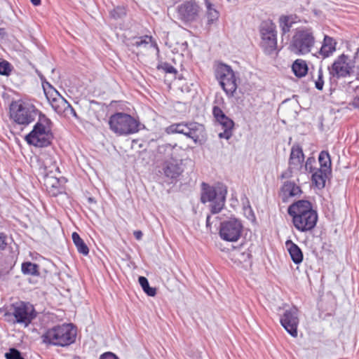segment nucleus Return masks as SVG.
<instances>
[{"instance_id":"26","label":"nucleus","mask_w":359,"mask_h":359,"mask_svg":"<svg viewBox=\"0 0 359 359\" xmlns=\"http://www.w3.org/2000/svg\"><path fill=\"white\" fill-rule=\"evenodd\" d=\"M330 172L320 168L317 169L312 175L313 183L319 189L323 188Z\"/></svg>"},{"instance_id":"27","label":"nucleus","mask_w":359,"mask_h":359,"mask_svg":"<svg viewBox=\"0 0 359 359\" xmlns=\"http://www.w3.org/2000/svg\"><path fill=\"white\" fill-rule=\"evenodd\" d=\"M292 69L296 76L301 78L307 74L308 66L305 60L297 59L293 62Z\"/></svg>"},{"instance_id":"4","label":"nucleus","mask_w":359,"mask_h":359,"mask_svg":"<svg viewBox=\"0 0 359 359\" xmlns=\"http://www.w3.org/2000/svg\"><path fill=\"white\" fill-rule=\"evenodd\" d=\"M50 124L49 119L46 116H40L32 130L26 136L27 142L39 147L49 145L53 138Z\"/></svg>"},{"instance_id":"45","label":"nucleus","mask_w":359,"mask_h":359,"mask_svg":"<svg viewBox=\"0 0 359 359\" xmlns=\"http://www.w3.org/2000/svg\"><path fill=\"white\" fill-rule=\"evenodd\" d=\"M100 359H118V358L111 352H107L102 354Z\"/></svg>"},{"instance_id":"5","label":"nucleus","mask_w":359,"mask_h":359,"mask_svg":"<svg viewBox=\"0 0 359 359\" xmlns=\"http://www.w3.org/2000/svg\"><path fill=\"white\" fill-rule=\"evenodd\" d=\"M202 187L201 202L210 203V211L212 214L219 212L224 206L226 189L222 186L210 187L205 183L202 184Z\"/></svg>"},{"instance_id":"2","label":"nucleus","mask_w":359,"mask_h":359,"mask_svg":"<svg viewBox=\"0 0 359 359\" xmlns=\"http://www.w3.org/2000/svg\"><path fill=\"white\" fill-rule=\"evenodd\" d=\"M316 43L313 30L304 27L297 29L290 43V50L298 55L309 53Z\"/></svg>"},{"instance_id":"6","label":"nucleus","mask_w":359,"mask_h":359,"mask_svg":"<svg viewBox=\"0 0 359 359\" xmlns=\"http://www.w3.org/2000/svg\"><path fill=\"white\" fill-rule=\"evenodd\" d=\"M110 129L118 135H127L139 130L140 123L130 115L118 112L109 119Z\"/></svg>"},{"instance_id":"14","label":"nucleus","mask_w":359,"mask_h":359,"mask_svg":"<svg viewBox=\"0 0 359 359\" xmlns=\"http://www.w3.org/2000/svg\"><path fill=\"white\" fill-rule=\"evenodd\" d=\"M353 62L348 56L341 55L336 59L330 69V73L337 78L350 76L353 72Z\"/></svg>"},{"instance_id":"20","label":"nucleus","mask_w":359,"mask_h":359,"mask_svg":"<svg viewBox=\"0 0 359 359\" xmlns=\"http://www.w3.org/2000/svg\"><path fill=\"white\" fill-rule=\"evenodd\" d=\"M43 175V184L48 192L53 196H57L62 192L60 187V180L57 175L59 174H50L49 172L41 173Z\"/></svg>"},{"instance_id":"11","label":"nucleus","mask_w":359,"mask_h":359,"mask_svg":"<svg viewBox=\"0 0 359 359\" xmlns=\"http://www.w3.org/2000/svg\"><path fill=\"white\" fill-rule=\"evenodd\" d=\"M261 46L266 54H272L277 47L276 33L275 26L270 22H264L260 28Z\"/></svg>"},{"instance_id":"22","label":"nucleus","mask_w":359,"mask_h":359,"mask_svg":"<svg viewBox=\"0 0 359 359\" xmlns=\"http://www.w3.org/2000/svg\"><path fill=\"white\" fill-rule=\"evenodd\" d=\"M301 194L300 187L292 182H285L281 188V196L284 201L290 197L299 196Z\"/></svg>"},{"instance_id":"24","label":"nucleus","mask_w":359,"mask_h":359,"mask_svg":"<svg viewBox=\"0 0 359 359\" xmlns=\"http://www.w3.org/2000/svg\"><path fill=\"white\" fill-rule=\"evenodd\" d=\"M336 41L332 37L325 35L319 54L323 58L329 57L336 50Z\"/></svg>"},{"instance_id":"23","label":"nucleus","mask_w":359,"mask_h":359,"mask_svg":"<svg viewBox=\"0 0 359 359\" xmlns=\"http://www.w3.org/2000/svg\"><path fill=\"white\" fill-rule=\"evenodd\" d=\"M217 121L220 124L223 132H220L218 135L219 138L229 140L232 136V131L234 123L231 119L224 115L222 118H219Z\"/></svg>"},{"instance_id":"33","label":"nucleus","mask_w":359,"mask_h":359,"mask_svg":"<svg viewBox=\"0 0 359 359\" xmlns=\"http://www.w3.org/2000/svg\"><path fill=\"white\" fill-rule=\"evenodd\" d=\"M152 41L151 36L145 35L140 37H135L131 41V45L137 48L147 47Z\"/></svg>"},{"instance_id":"1","label":"nucleus","mask_w":359,"mask_h":359,"mask_svg":"<svg viewBox=\"0 0 359 359\" xmlns=\"http://www.w3.org/2000/svg\"><path fill=\"white\" fill-rule=\"evenodd\" d=\"M76 335L72 324H63L47 330L43 335V341L55 346H65L74 342Z\"/></svg>"},{"instance_id":"3","label":"nucleus","mask_w":359,"mask_h":359,"mask_svg":"<svg viewBox=\"0 0 359 359\" xmlns=\"http://www.w3.org/2000/svg\"><path fill=\"white\" fill-rule=\"evenodd\" d=\"M5 316L8 321L26 327L35 318L36 311L31 304L17 302L10 306Z\"/></svg>"},{"instance_id":"25","label":"nucleus","mask_w":359,"mask_h":359,"mask_svg":"<svg viewBox=\"0 0 359 359\" xmlns=\"http://www.w3.org/2000/svg\"><path fill=\"white\" fill-rule=\"evenodd\" d=\"M285 246L292 260L297 264H300L303 260V253L301 249L290 240L285 242Z\"/></svg>"},{"instance_id":"8","label":"nucleus","mask_w":359,"mask_h":359,"mask_svg":"<svg viewBox=\"0 0 359 359\" xmlns=\"http://www.w3.org/2000/svg\"><path fill=\"white\" fill-rule=\"evenodd\" d=\"M215 77L223 90L229 97L234 96L238 84L235 73L230 66L219 64L215 69Z\"/></svg>"},{"instance_id":"37","label":"nucleus","mask_w":359,"mask_h":359,"mask_svg":"<svg viewBox=\"0 0 359 359\" xmlns=\"http://www.w3.org/2000/svg\"><path fill=\"white\" fill-rule=\"evenodd\" d=\"M280 22L283 32L284 33H286L290 31V29L292 27L293 21L291 17L283 16L280 18Z\"/></svg>"},{"instance_id":"41","label":"nucleus","mask_w":359,"mask_h":359,"mask_svg":"<svg viewBox=\"0 0 359 359\" xmlns=\"http://www.w3.org/2000/svg\"><path fill=\"white\" fill-rule=\"evenodd\" d=\"M158 69H163L165 73L176 74V69L168 63H162L158 66Z\"/></svg>"},{"instance_id":"12","label":"nucleus","mask_w":359,"mask_h":359,"mask_svg":"<svg viewBox=\"0 0 359 359\" xmlns=\"http://www.w3.org/2000/svg\"><path fill=\"white\" fill-rule=\"evenodd\" d=\"M243 229V226L240 220L236 218H231L221 223L219 236L224 241L235 242L240 238Z\"/></svg>"},{"instance_id":"39","label":"nucleus","mask_w":359,"mask_h":359,"mask_svg":"<svg viewBox=\"0 0 359 359\" xmlns=\"http://www.w3.org/2000/svg\"><path fill=\"white\" fill-rule=\"evenodd\" d=\"M11 65L6 61L0 62V74L8 75L11 72Z\"/></svg>"},{"instance_id":"31","label":"nucleus","mask_w":359,"mask_h":359,"mask_svg":"<svg viewBox=\"0 0 359 359\" xmlns=\"http://www.w3.org/2000/svg\"><path fill=\"white\" fill-rule=\"evenodd\" d=\"M318 161L320 164V169L330 172L331 161L328 152L321 151L319 154Z\"/></svg>"},{"instance_id":"35","label":"nucleus","mask_w":359,"mask_h":359,"mask_svg":"<svg viewBox=\"0 0 359 359\" xmlns=\"http://www.w3.org/2000/svg\"><path fill=\"white\" fill-rule=\"evenodd\" d=\"M231 257L235 262L242 263L248 262L250 259V255L247 252L236 250L231 253Z\"/></svg>"},{"instance_id":"42","label":"nucleus","mask_w":359,"mask_h":359,"mask_svg":"<svg viewBox=\"0 0 359 359\" xmlns=\"http://www.w3.org/2000/svg\"><path fill=\"white\" fill-rule=\"evenodd\" d=\"M316 161L314 158H308L305 163L304 170L306 171L309 170L310 172H313L314 169L313 168L312 165Z\"/></svg>"},{"instance_id":"46","label":"nucleus","mask_w":359,"mask_h":359,"mask_svg":"<svg viewBox=\"0 0 359 359\" xmlns=\"http://www.w3.org/2000/svg\"><path fill=\"white\" fill-rule=\"evenodd\" d=\"M134 236L137 240H140L142 236V233L141 231H134Z\"/></svg>"},{"instance_id":"43","label":"nucleus","mask_w":359,"mask_h":359,"mask_svg":"<svg viewBox=\"0 0 359 359\" xmlns=\"http://www.w3.org/2000/svg\"><path fill=\"white\" fill-rule=\"evenodd\" d=\"M212 114L216 120L222 118L225 115L222 110L217 106L213 107Z\"/></svg>"},{"instance_id":"18","label":"nucleus","mask_w":359,"mask_h":359,"mask_svg":"<svg viewBox=\"0 0 359 359\" xmlns=\"http://www.w3.org/2000/svg\"><path fill=\"white\" fill-rule=\"evenodd\" d=\"M287 212L292 217V220L298 217L307 216L309 214L316 213L313 209L311 203L304 200L298 201L290 205Z\"/></svg>"},{"instance_id":"15","label":"nucleus","mask_w":359,"mask_h":359,"mask_svg":"<svg viewBox=\"0 0 359 359\" xmlns=\"http://www.w3.org/2000/svg\"><path fill=\"white\" fill-rule=\"evenodd\" d=\"M299 311L293 306L285 310L280 318V323L285 330L293 337H297V326L299 324Z\"/></svg>"},{"instance_id":"10","label":"nucleus","mask_w":359,"mask_h":359,"mask_svg":"<svg viewBox=\"0 0 359 359\" xmlns=\"http://www.w3.org/2000/svg\"><path fill=\"white\" fill-rule=\"evenodd\" d=\"M167 149L171 151L170 159L167 161L165 163L163 168L165 175L170 178H175L178 177L182 172L181 167L182 165V156L181 153L183 151L181 147L175 145L167 146Z\"/></svg>"},{"instance_id":"29","label":"nucleus","mask_w":359,"mask_h":359,"mask_svg":"<svg viewBox=\"0 0 359 359\" xmlns=\"http://www.w3.org/2000/svg\"><path fill=\"white\" fill-rule=\"evenodd\" d=\"M43 88L50 104L58 100V97H62L48 82L43 83Z\"/></svg>"},{"instance_id":"48","label":"nucleus","mask_w":359,"mask_h":359,"mask_svg":"<svg viewBox=\"0 0 359 359\" xmlns=\"http://www.w3.org/2000/svg\"><path fill=\"white\" fill-rule=\"evenodd\" d=\"M209 219H210V216H208V217H207V223H208V222H209Z\"/></svg>"},{"instance_id":"28","label":"nucleus","mask_w":359,"mask_h":359,"mask_svg":"<svg viewBox=\"0 0 359 359\" xmlns=\"http://www.w3.org/2000/svg\"><path fill=\"white\" fill-rule=\"evenodd\" d=\"M311 74V79L314 82L316 88L319 90H322L324 86L323 72L322 68L320 67L317 69L313 68Z\"/></svg>"},{"instance_id":"44","label":"nucleus","mask_w":359,"mask_h":359,"mask_svg":"<svg viewBox=\"0 0 359 359\" xmlns=\"http://www.w3.org/2000/svg\"><path fill=\"white\" fill-rule=\"evenodd\" d=\"M7 245V236L3 233H0V251L4 250Z\"/></svg>"},{"instance_id":"9","label":"nucleus","mask_w":359,"mask_h":359,"mask_svg":"<svg viewBox=\"0 0 359 359\" xmlns=\"http://www.w3.org/2000/svg\"><path fill=\"white\" fill-rule=\"evenodd\" d=\"M168 134L180 133L192 139L195 143L204 136L205 128L203 125L197 123H175L166 128Z\"/></svg>"},{"instance_id":"21","label":"nucleus","mask_w":359,"mask_h":359,"mask_svg":"<svg viewBox=\"0 0 359 359\" xmlns=\"http://www.w3.org/2000/svg\"><path fill=\"white\" fill-rule=\"evenodd\" d=\"M50 105L58 114L64 116H69V115L76 116L74 109L63 97H58V100H55Z\"/></svg>"},{"instance_id":"13","label":"nucleus","mask_w":359,"mask_h":359,"mask_svg":"<svg viewBox=\"0 0 359 359\" xmlns=\"http://www.w3.org/2000/svg\"><path fill=\"white\" fill-rule=\"evenodd\" d=\"M202 13V9L195 1H186L177 7L179 18L186 22L196 20Z\"/></svg>"},{"instance_id":"7","label":"nucleus","mask_w":359,"mask_h":359,"mask_svg":"<svg viewBox=\"0 0 359 359\" xmlns=\"http://www.w3.org/2000/svg\"><path fill=\"white\" fill-rule=\"evenodd\" d=\"M36 115V109L29 101L20 100L10 105L11 118L18 124L27 125L34 120Z\"/></svg>"},{"instance_id":"36","label":"nucleus","mask_w":359,"mask_h":359,"mask_svg":"<svg viewBox=\"0 0 359 359\" xmlns=\"http://www.w3.org/2000/svg\"><path fill=\"white\" fill-rule=\"evenodd\" d=\"M22 271L24 274L36 275L38 273V266L32 262H25L22 264Z\"/></svg>"},{"instance_id":"19","label":"nucleus","mask_w":359,"mask_h":359,"mask_svg":"<svg viewBox=\"0 0 359 359\" xmlns=\"http://www.w3.org/2000/svg\"><path fill=\"white\" fill-rule=\"evenodd\" d=\"M318 221L316 213L309 214L307 216L298 217L292 220L294 227L299 231L305 232L313 229Z\"/></svg>"},{"instance_id":"34","label":"nucleus","mask_w":359,"mask_h":359,"mask_svg":"<svg viewBox=\"0 0 359 359\" xmlns=\"http://www.w3.org/2000/svg\"><path fill=\"white\" fill-rule=\"evenodd\" d=\"M139 283L142 287L144 292L150 297H154L156 294V290L149 286L148 280L144 276L139 277Z\"/></svg>"},{"instance_id":"38","label":"nucleus","mask_w":359,"mask_h":359,"mask_svg":"<svg viewBox=\"0 0 359 359\" xmlns=\"http://www.w3.org/2000/svg\"><path fill=\"white\" fill-rule=\"evenodd\" d=\"M5 357L6 359H24L20 352L14 348H10L9 351L6 353Z\"/></svg>"},{"instance_id":"47","label":"nucleus","mask_w":359,"mask_h":359,"mask_svg":"<svg viewBox=\"0 0 359 359\" xmlns=\"http://www.w3.org/2000/svg\"><path fill=\"white\" fill-rule=\"evenodd\" d=\"M34 6H39L41 4V0H30Z\"/></svg>"},{"instance_id":"32","label":"nucleus","mask_w":359,"mask_h":359,"mask_svg":"<svg viewBox=\"0 0 359 359\" xmlns=\"http://www.w3.org/2000/svg\"><path fill=\"white\" fill-rule=\"evenodd\" d=\"M207 9V18L209 22H212L219 18V12L214 8V6L208 1L203 0Z\"/></svg>"},{"instance_id":"16","label":"nucleus","mask_w":359,"mask_h":359,"mask_svg":"<svg viewBox=\"0 0 359 359\" xmlns=\"http://www.w3.org/2000/svg\"><path fill=\"white\" fill-rule=\"evenodd\" d=\"M304 159V156L302 148L298 145H294L291 149L289 170L283 173L282 177L285 178L290 177L292 176V173L297 172L302 169Z\"/></svg>"},{"instance_id":"17","label":"nucleus","mask_w":359,"mask_h":359,"mask_svg":"<svg viewBox=\"0 0 359 359\" xmlns=\"http://www.w3.org/2000/svg\"><path fill=\"white\" fill-rule=\"evenodd\" d=\"M39 161L41 163V173L46 172L50 174H60L59 168L57 165L55 154L51 150L49 152H42L39 156Z\"/></svg>"},{"instance_id":"40","label":"nucleus","mask_w":359,"mask_h":359,"mask_svg":"<svg viewBox=\"0 0 359 359\" xmlns=\"http://www.w3.org/2000/svg\"><path fill=\"white\" fill-rule=\"evenodd\" d=\"M126 15V10L123 7H117L111 11V15L114 18H120Z\"/></svg>"},{"instance_id":"30","label":"nucleus","mask_w":359,"mask_h":359,"mask_svg":"<svg viewBox=\"0 0 359 359\" xmlns=\"http://www.w3.org/2000/svg\"><path fill=\"white\" fill-rule=\"evenodd\" d=\"M72 237L73 242H74V245H76L79 252L81 253L83 255H87L89 252V249H88V246L86 245V243H84V241L79 236V235L77 233L74 232L72 233Z\"/></svg>"}]
</instances>
